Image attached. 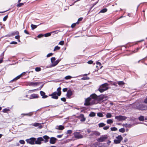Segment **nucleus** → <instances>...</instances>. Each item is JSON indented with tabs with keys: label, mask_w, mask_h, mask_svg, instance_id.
Returning a JSON list of instances; mask_svg holds the SVG:
<instances>
[{
	"label": "nucleus",
	"mask_w": 147,
	"mask_h": 147,
	"mask_svg": "<svg viewBox=\"0 0 147 147\" xmlns=\"http://www.w3.org/2000/svg\"><path fill=\"white\" fill-rule=\"evenodd\" d=\"M97 95L95 93L91 94L89 97L91 102V105L97 104L98 102L96 100Z\"/></svg>",
	"instance_id": "obj_1"
},
{
	"label": "nucleus",
	"mask_w": 147,
	"mask_h": 147,
	"mask_svg": "<svg viewBox=\"0 0 147 147\" xmlns=\"http://www.w3.org/2000/svg\"><path fill=\"white\" fill-rule=\"evenodd\" d=\"M36 140V138L32 137L29 139H26V141L28 143H29L31 145H33L35 144V141Z\"/></svg>",
	"instance_id": "obj_2"
},
{
	"label": "nucleus",
	"mask_w": 147,
	"mask_h": 147,
	"mask_svg": "<svg viewBox=\"0 0 147 147\" xmlns=\"http://www.w3.org/2000/svg\"><path fill=\"white\" fill-rule=\"evenodd\" d=\"M126 118L127 117H125L122 115L117 116L115 117V119L119 121L125 120Z\"/></svg>",
	"instance_id": "obj_3"
},
{
	"label": "nucleus",
	"mask_w": 147,
	"mask_h": 147,
	"mask_svg": "<svg viewBox=\"0 0 147 147\" xmlns=\"http://www.w3.org/2000/svg\"><path fill=\"white\" fill-rule=\"evenodd\" d=\"M74 137L76 139H80L83 138V136L79 132H75L73 133Z\"/></svg>",
	"instance_id": "obj_4"
},
{
	"label": "nucleus",
	"mask_w": 147,
	"mask_h": 147,
	"mask_svg": "<svg viewBox=\"0 0 147 147\" xmlns=\"http://www.w3.org/2000/svg\"><path fill=\"white\" fill-rule=\"evenodd\" d=\"M107 139V137L105 135L101 136L100 138L97 139V140L98 142H101L105 141Z\"/></svg>",
	"instance_id": "obj_5"
},
{
	"label": "nucleus",
	"mask_w": 147,
	"mask_h": 147,
	"mask_svg": "<svg viewBox=\"0 0 147 147\" xmlns=\"http://www.w3.org/2000/svg\"><path fill=\"white\" fill-rule=\"evenodd\" d=\"M90 102V98L88 97L85 99L84 105L86 106L92 105Z\"/></svg>",
	"instance_id": "obj_6"
},
{
	"label": "nucleus",
	"mask_w": 147,
	"mask_h": 147,
	"mask_svg": "<svg viewBox=\"0 0 147 147\" xmlns=\"http://www.w3.org/2000/svg\"><path fill=\"white\" fill-rule=\"evenodd\" d=\"M44 140L43 139L42 137L37 138V140H35V144H41V142Z\"/></svg>",
	"instance_id": "obj_7"
},
{
	"label": "nucleus",
	"mask_w": 147,
	"mask_h": 147,
	"mask_svg": "<svg viewBox=\"0 0 147 147\" xmlns=\"http://www.w3.org/2000/svg\"><path fill=\"white\" fill-rule=\"evenodd\" d=\"M57 92H55L49 95V96H51L52 98L54 99H57L58 98V96L57 95Z\"/></svg>",
	"instance_id": "obj_8"
},
{
	"label": "nucleus",
	"mask_w": 147,
	"mask_h": 147,
	"mask_svg": "<svg viewBox=\"0 0 147 147\" xmlns=\"http://www.w3.org/2000/svg\"><path fill=\"white\" fill-rule=\"evenodd\" d=\"M49 139L50 143L52 144H55L57 140V139L54 137H51Z\"/></svg>",
	"instance_id": "obj_9"
},
{
	"label": "nucleus",
	"mask_w": 147,
	"mask_h": 147,
	"mask_svg": "<svg viewBox=\"0 0 147 147\" xmlns=\"http://www.w3.org/2000/svg\"><path fill=\"white\" fill-rule=\"evenodd\" d=\"M72 94L73 93L72 90L71 89H69L67 92L66 96L68 98H70Z\"/></svg>",
	"instance_id": "obj_10"
},
{
	"label": "nucleus",
	"mask_w": 147,
	"mask_h": 147,
	"mask_svg": "<svg viewBox=\"0 0 147 147\" xmlns=\"http://www.w3.org/2000/svg\"><path fill=\"white\" fill-rule=\"evenodd\" d=\"M42 138L44 139V140L43 141L44 143H46L48 142L50 138L47 135H45L43 136Z\"/></svg>",
	"instance_id": "obj_11"
},
{
	"label": "nucleus",
	"mask_w": 147,
	"mask_h": 147,
	"mask_svg": "<svg viewBox=\"0 0 147 147\" xmlns=\"http://www.w3.org/2000/svg\"><path fill=\"white\" fill-rule=\"evenodd\" d=\"M138 109L139 110L142 111L146 110L147 109V107L146 105L142 104L140 105Z\"/></svg>",
	"instance_id": "obj_12"
},
{
	"label": "nucleus",
	"mask_w": 147,
	"mask_h": 147,
	"mask_svg": "<svg viewBox=\"0 0 147 147\" xmlns=\"http://www.w3.org/2000/svg\"><path fill=\"white\" fill-rule=\"evenodd\" d=\"M104 97L103 96L101 95L98 96L97 95L96 98V100L98 101H100L104 99Z\"/></svg>",
	"instance_id": "obj_13"
},
{
	"label": "nucleus",
	"mask_w": 147,
	"mask_h": 147,
	"mask_svg": "<svg viewBox=\"0 0 147 147\" xmlns=\"http://www.w3.org/2000/svg\"><path fill=\"white\" fill-rule=\"evenodd\" d=\"M79 117L81 119L80 121H81L84 122L86 120V118L84 117V115L83 114H81L79 116Z\"/></svg>",
	"instance_id": "obj_14"
},
{
	"label": "nucleus",
	"mask_w": 147,
	"mask_h": 147,
	"mask_svg": "<svg viewBox=\"0 0 147 147\" xmlns=\"http://www.w3.org/2000/svg\"><path fill=\"white\" fill-rule=\"evenodd\" d=\"M38 97V95L37 94H31L30 96V99L36 98Z\"/></svg>",
	"instance_id": "obj_15"
},
{
	"label": "nucleus",
	"mask_w": 147,
	"mask_h": 147,
	"mask_svg": "<svg viewBox=\"0 0 147 147\" xmlns=\"http://www.w3.org/2000/svg\"><path fill=\"white\" fill-rule=\"evenodd\" d=\"M40 94L41 96H42L43 98H46L48 97L47 96L45 95V93L42 91H40Z\"/></svg>",
	"instance_id": "obj_16"
},
{
	"label": "nucleus",
	"mask_w": 147,
	"mask_h": 147,
	"mask_svg": "<svg viewBox=\"0 0 147 147\" xmlns=\"http://www.w3.org/2000/svg\"><path fill=\"white\" fill-rule=\"evenodd\" d=\"M109 86V84L107 83H105L102 84L100 86V87L104 88H108L107 86Z\"/></svg>",
	"instance_id": "obj_17"
},
{
	"label": "nucleus",
	"mask_w": 147,
	"mask_h": 147,
	"mask_svg": "<svg viewBox=\"0 0 147 147\" xmlns=\"http://www.w3.org/2000/svg\"><path fill=\"white\" fill-rule=\"evenodd\" d=\"M33 114L32 112H30L28 113H22L21 114V115H22L23 117L24 116H31Z\"/></svg>",
	"instance_id": "obj_18"
},
{
	"label": "nucleus",
	"mask_w": 147,
	"mask_h": 147,
	"mask_svg": "<svg viewBox=\"0 0 147 147\" xmlns=\"http://www.w3.org/2000/svg\"><path fill=\"white\" fill-rule=\"evenodd\" d=\"M61 87H59L57 89V91L58 92H57V95L58 96H60L61 94Z\"/></svg>",
	"instance_id": "obj_19"
},
{
	"label": "nucleus",
	"mask_w": 147,
	"mask_h": 147,
	"mask_svg": "<svg viewBox=\"0 0 147 147\" xmlns=\"http://www.w3.org/2000/svg\"><path fill=\"white\" fill-rule=\"evenodd\" d=\"M108 89V88H104L100 87V88L98 89V90L100 92L102 93L105 91L107 90Z\"/></svg>",
	"instance_id": "obj_20"
},
{
	"label": "nucleus",
	"mask_w": 147,
	"mask_h": 147,
	"mask_svg": "<svg viewBox=\"0 0 147 147\" xmlns=\"http://www.w3.org/2000/svg\"><path fill=\"white\" fill-rule=\"evenodd\" d=\"M93 134L96 136H99L100 135V133L97 131H92Z\"/></svg>",
	"instance_id": "obj_21"
},
{
	"label": "nucleus",
	"mask_w": 147,
	"mask_h": 147,
	"mask_svg": "<svg viewBox=\"0 0 147 147\" xmlns=\"http://www.w3.org/2000/svg\"><path fill=\"white\" fill-rule=\"evenodd\" d=\"M95 116V113L93 112H91L89 115V116L90 117H94Z\"/></svg>",
	"instance_id": "obj_22"
},
{
	"label": "nucleus",
	"mask_w": 147,
	"mask_h": 147,
	"mask_svg": "<svg viewBox=\"0 0 147 147\" xmlns=\"http://www.w3.org/2000/svg\"><path fill=\"white\" fill-rule=\"evenodd\" d=\"M60 60L58 59L56 61H55L54 63H53V66H55L57 65L59 62L60 61Z\"/></svg>",
	"instance_id": "obj_23"
},
{
	"label": "nucleus",
	"mask_w": 147,
	"mask_h": 147,
	"mask_svg": "<svg viewBox=\"0 0 147 147\" xmlns=\"http://www.w3.org/2000/svg\"><path fill=\"white\" fill-rule=\"evenodd\" d=\"M55 31H53L52 32H50V33H47L45 34L44 35V36L46 37H48V36H50L51 35V34L52 33H54L55 32Z\"/></svg>",
	"instance_id": "obj_24"
},
{
	"label": "nucleus",
	"mask_w": 147,
	"mask_h": 147,
	"mask_svg": "<svg viewBox=\"0 0 147 147\" xmlns=\"http://www.w3.org/2000/svg\"><path fill=\"white\" fill-rule=\"evenodd\" d=\"M116 138L117 139V140H120V142L123 140V138L121 135H119L116 137Z\"/></svg>",
	"instance_id": "obj_25"
},
{
	"label": "nucleus",
	"mask_w": 147,
	"mask_h": 147,
	"mask_svg": "<svg viewBox=\"0 0 147 147\" xmlns=\"http://www.w3.org/2000/svg\"><path fill=\"white\" fill-rule=\"evenodd\" d=\"M117 84L119 86H123L124 85V83L123 81H119L117 82Z\"/></svg>",
	"instance_id": "obj_26"
},
{
	"label": "nucleus",
	"mask_w": 147,
	"mask_h": 147,
	"mask_svg": "<svg viewBox=\"0 0 147 147\" xmlns=\"http://www.w3.org/2000/svg\"><path fill=\"white\" fill-rule=\"evenodd\" d=\"M64 129V127L62 125H60L58 127V128H57V129L62 130Z\"/></svg>",
	"instance_id": "obj_27"
},
{
	"label": "nucleus",
	"mask_w": 147,
	"mask_h": 147,
	"mask_svg": "<svg viewBox=\"0 0 147 147\" xmlns=\"http://www.w3.org/2000/svg\"><path fill=\"white\" fill-rule=\"evenodd\" d=\"M113 122V120L111 119H108L107 121V123L109 124H112Z\"/></svg>",
	"instance_id": "obj_28"
},
{
	"label": "nucleus",
	"mask_w": 147,
	"mask_h": 147,
	"mask_svg": "<svg viewBox=\"0 0 147 147\" xmlns=\"http://www.w3.org/2000/svg\"><path fill=\"white\" fill-rule=\"evenodd\" d=\"M56 60V58L55 57H53L51 58V61L52 63V65H53V63H54Z\"/></svg>",
	"instance_id": "obj_29"
},
{
	"label": "nucleus",
	"mask_w": 147,
	"mask_h": 147,
	"mask_svg": "<svg viewBox=\"0 0 147 147\" xmlns=\"http://www.w3.org/2000/svg\"><path fill=\"white\" fill-rule=\"evenodd\" d=\"M106 117L107 118H111L112 117V115L110 113H107L106 115Z\"/></svg>",
	"instance_id": "obj_30"
},
{
	"label": "nucleus",
	"mask_w": 147,
	"mask_h": 147,
	"mask_svg": "<svg viewBox=\"0 0 147 147\" xmlns=\"http://www.w3.org/2000/svg\"><path fill=\"white\" fill-rule=\"evenodd\" d=\"M105 124L103 123H101L98 124L99 127H102L104 126Z\"/></svg>",
	"instance_id": "obj_31"
},
{
	"label": "nucleus",
	"mask_w": 147,
	"mask_h": 147,
	"mask_svg": "<svg viewBox=\"0 0 147 147\" xmlns=\"http://www.w3.org/2000/svg\"><path fill=\"white\" fill-rule=\"evenodd\" d=\"M138 119L140 121H143L144 119V117L143 116H140L139 117Z\"/></svg>",
	"instance_id": "obj_32"
},
{
	"label": "nucleus",
	"mask_w": 147,
	"mask_h": 147,
	"mask_svg": "<svg viewBox=\"0 0 147 147\" xmlns=\"http://www.w3.org/2000/svg\"><path fill=\"white\" fill-rule=\"evenodd\" d=\"M39 83H40L39 82H32L31 83V84L32 85L37 86V85L39 84Z\"/></svg>",
	"instance_id": "obj_33"
},
{
	"label": "nucleus",
	"mask_w": 147,
	"mask_h": 147,
	"mask_svg": "<svg viewBox=\"0 0 147 147\" xmlns=\"http://www.w3.org/2000/svg\"><path fill=\"white\" fill-rule=\"evenodd\" d=\"M10 111V109H9L5 108L3 110V112L4 113H7L8 111Z\"/></svg>",
	"instance_id": "obj_34"
},
{
	"label": "nucleus",
	"mask_w": 147,
	"mask_h": 147,
	"mask_svg": "<svg viewBox=\"0 0 147 147\" xmlns=\"http://www.w3.org/2000/svg\"><path fill=\"white\" fill-rule=\"evenodd\" d=\"M107 8H104L100 10V12L105 13L107 11Z\"/></svg>",
	"instance_id": "obj_35"
},
{
	"label": "nucleus",
	"mask_w": 147,
	"mask_h": 147,
	"mask_svg": "<svg viewBox=\"0 0 147 147\" xmlns=\"http://www.w3.org/2000/svg\"><path fill=\"white\" fill-rule=\"evenodd\" d=\"M60 49V47H58V46H56L53 50L54 51H55L57 50H59Z\"/></svg>",
	"instance_id": "obj_36"
},
{
	"label": "nucleus",
	"mask_w": 147,
	"mask_h": 147,
	"mask_svg": "<svg viewBox=\"0 0 147 147\" xmlns=\"http://www.w3.org/2000/svg\"><path fill=\"white\" fill-rule=\"evenodd\" d=\"M121 142L120 140H114V142L115 144H118L120 143Z\"/></svg>",
	"instance_id": "obj_37"
},
{
	"label": "nucleus",
	"mask_w": 147,
	"mask_h": 147,
	"mask_svg": "<svg viewBox=\"0 0 147 147\" xmlns=\"http://www.w3.org/2000/svg\"><path fill=\"white\" fill-rule=\"evenodd\" d=\"M31 26L32 30H34V29L36 28L37 27V26L32 24L31 25Z\"/></svg>",
	"instance_id": "obj_38"
},
{
	"label": "nucleus",
	"mask_w": 147,
	"mask_h": 147,
	"mask_svg": "<svg viewBox=\"0 0 147 147\" xmlns=\"http://www.w3.org/2000/svg\"><path fill=\"white\" fill-rule=\"evenodd\" d=\"M119 132L121 133H124L125 131V129L124 128H121L119 130Z\"/></svg>",
	"instance_id": "obj_39"
},
{
	"label": "nucleus",
	"mask_w": 147,
	"mask_h": 147,
	"mask_svg": "<svg viewBox=\"0 0 147 147\" xmlns=\"http://www.w3.org/2000/svg\"><path fill=\"white\" fill-rule=\"evenodd\" d=\"M97 116L99 117H102L103 115L102 113L99 112L97 113Z\"/></svg>",
	"instance_id": "obj_40"
},
{
	"label": "nucleus",
	"mask_w": 147,
	"mask_h": 147,
	"mask_svg": "<svg viewBox=\"0 0 147 147\" xmlns=\"http://www.w3.org/2000/svg\"><path fill=\"white\" fill-rule=\"evenodd\" d=\"M35 71L37 72H38L41 70V69L40 67H36L35 69Z\"/></svg>",
	"instance_id": "obj_41"
},
{
	"label": "nucleus",
	"mask_w": 147,
	"mask_h": 147,
	"mask_svg": "<svg viewBox=\"0 0 147 147\" xmlns=\"http://www.w3.org/2000/svg\"><path fill=\"white\" fill-rule=\"evenodd\" d=\"M24 5V3H19L17 5V7H21L22 6Z\"/></svg>",
	"instance_id": "obj_42"
},
{
	"label": "nucleus",
	"mask_w": 147,
	"mask_h": 147,
	"mask_svg": "<svg viewBox=\"0 0 147 147\" xmlns=\"http://www.w3.org/2000/svg\"><path fill=\"white\" fill-rule=\"evenodd\" d=\"M108 82H110V83H111V84L113 85H114V86H117V85H116V83L115 82H114V83H112V81H108Z\"/></svg>",
	"instance_id": "obj_43"
},
{
	"label": "nucleus",
	"mask_w": 147,
	"mask_h": 147,
	"mask_svg": "<svg viewBox=\"0 0 147 147\" xmlns=\"http://www.w3.org/2000/svg\"><path fill=\"white\" fill-rule=\"evenodd\" d=\"M111 129L112 131H116L117 130V128L115 127L111 128Z\"/></svg>",
	"instance_id": "obj_44"
},
{
	"label": "nucleus",
	"mask_w": 147,
	"mask_h": 147,
	"mask_svg": "<svg viewBox=\"0 0 147 147\" xmlns=\"http://www.w3.org/2000/svg\"><path fill=\"white\" fill-rule=\"evenodd\" d=\"M1 56L2 57V58L0 60V63H1L3 62V55H4V53H3L1 55Z\"/></svg>",
	"instance_id": "obj_45"
},
{
	"label": "nucleus",
	"mask_w": 147,
	"mask_h": 147,
	"mask_svg": "<svg viewBox=\"0 0 147 147\" xmlns=\"http://www.w3.org/2000/svg\"><path fill=\"white\" fill-rule=\"evenodd\" d=\"M72 78V77L71 76H66L65 78V79L66 80H68L70 79L71 78Z\"/></svg>",
	"instance_id": "obj_46"
},
{
	"label": "nucleus",
	"mask_w": 147,
	"mask_h": 147,
	"mask_svg": "<svg viewBox=\"0 0 147 147\" xmlns=\"http://www.w3.org/2000/svg\"><path fill=\"white\" fill-rule=\"evenodd\" d=\"M83 19V18H79L77 22V24H79V22L82 21Z\"/></svg>",
	"instance_id": "obj_47"
},
{
	"label": "nucleus",
	"mask_w": 147,
	"mask_h": 147,
	"mask_svg": "<svg viewBox=\"0 0 147 147\" xmlns=\"http://www.w3.org/2000/svg\"><path fill=\"white\" fill-rule=\"evenodd\" d=\"M19 142L21 144H24L25 142L23 140H20L19 141Z\"/></svg>",
	"instance_id": "obj_48"
},
{
	"label": "nucleus",
	"mask_w": 147,
	"mask_h": 147,
	"mask_svg": "<svg viewBox=\"0 0 147 147\" xmlns=\"http://www.w3.org/2000/svg\"><path fill=\"white\" fill-rule=\"evenodd\" d=\"M77 24V22L76 23H73V24L71 25V27L72 28H74V27H75V26H76V24Z\"/></svg>",
	"instance_id": "obj_49"
},
{
	"label": "nucleus",
	"mask_w": 147,
	"mask_h": 147,
	"mask_svg": "<svg viewBox=\"0 0 147 147\" xmlns=\"http://www.w3.org/2000/svg\"><path fill=\"white\" fill-rule=\"evenodd\" d=\"M39 123H34L33 125L35 127H37L39 126Z\"/></svg>",
	"instance_id": "obj_50"
},
{
	"label": "nucleus",
	"mask_w": 147,
	"mask_h": 147,
	"mask_svg": "<svg viewBox=\"0 0 147 147\" xmlns=\"http://www.w3.org/2000/svg\"><path fill=\"white\" fill-rule=\"evenodd\" d=\"M59 44L60 45H63L64 44V41L63 40L59 42Z\"/></svg>",
	"instance_id": "obj_51"
},
{
	"label": "nucleus",
	"mask_w": 147,
	"mask_h": 147,
	"mask_svg": "<svg viewBox=\"0 0 147 147\" xmlns=\"http://www.w3.org/2000/svg\"><path fill=\"white\" fill-rule=\"evenodd\" d=\"M8 17V15L5 16L3 18V21H5L7 20V18Z\"/></svg>",
	"instance_id": "obj_52"
},
{
	"label": "nucleus",
	"mask_w": 147,
	"mask_h": 147,
	"mask_svg": "<svg viewBox=\"0 0 147 147\" xmlns=\"http://www.w3.org/2000/svg\"><path fill=\"white\" fill-rule=\"evenodd\" d=\"M93 61L90 60L88 61L87 63L89 64H92L93 63Z\"/></svg>",
	"instance_id": "obj_53"
},
{
	"label": "nucleus",
	"mask_w": 147,
	"mask_h": 147,
	"mask_svg": "<svg viewBox=\"0 0 147 147\" xmlns=\"http://www.w3.org/2000/svg\"><path fill=\"white\" fill-rule=\"evenodd\" d=\"M72 132V131L71 130H68L67 131V134H71Z\"/></svg>",
	"instance_id": "obj_54"
},
{
	"label": "nucleus",
	"mask_w": 147,
	"mask_h": 147,
	"mask_svg": "<svg viewBox=\"0 0 147 147\" xmlns=\"http://www.w3.org/2000/svg\"><path fill=\"white\" fill-rule=\"evenodd\" d=\"M53 54L52 53H49L47 55V57H50V56H52L53 55Z\"/></svg>",
	"instance_id": "obj_55"
},
{
	"label": "nucleus",
	"mask_w": 147,
	"mask_h": 147,
	"mask_svg": "<svg viewBox=\"0 0 147 147\" xmlns=\"http://www.w3.org/2000/svg\"><path fill=\"white\" fill-rule=\"evenodd\" d=\"M43 36H44V35H43L42 34H40L37 37L38 38H40L42 37Z\"/></svg>",
	"instance_id": "obj_56"
},
{
	"label": "nucleus",
	"mask_w": 147,
	"mask_h": 147,
	"mask_svg": "<svg viewBox=\"0 0 147 147\" xmlns=\"http://www.w3.org/2000/svg\"><path fill=\"white\" fill-rule=\"evenodd\" d=\"M17 44V42L16 41H12L10 42V44Z\"/></svg>",
	"instance_id": "obj_57"
},
{
	"label": "nucleus",
	"mask_w": 147,
	"mask_h": 147,
	"mask_svg": "<svg viewBox=\"0 0 147 147\" xmlns=\"http://www.w3.org/2000/svg\"><path fill=\"white\" fill-rule=\"evenodd\" d=\"M109 126H107L104 127L103 129L105 130H107L109 128Z\"/></svg>",
	"instance_id": "obj_58"
},
{
	"label": "nucleus",
	"mask_w": 147,
	"mask_h": 147,
	"mask_svg": "<svg viewBox=\"0 0 147 147\" xmlns=\"http://www.w3.org/2000/svg\"><path fill=\"white\" fill-rule=\"evenodd\" d=\"M96 64L97 65L99 66V67H100V66H101V63L98 61L96 63Z\"/></svg>",
	"instance_id": "obj_59"
},
{
	"label": "nucleus",
	"mask_w": 147,
	"mask_h": 147,
	"mask_svg": "<svg viewBox=\"0 0 147 147\" xmlns=\"http://www.w3.org/2000/svg\"><path fill=\"white\" fill-rule=\"evenodd\" d=\"M61 100L63 102H65L66 101V99L64 97L61 98Z\"/></svg>",
	"instance_id": "obj_60"
},
{
	"label": "nucleus",
	"mask_w": 147,
	"mask_h": 147,
	"mask_svg": "<svg viewBox=\"0 0 147 147\" xmlns=\"http://www.w3.org/2000/svg\"><path fill=\"white\" fill-rule=\"evenodd\" d=\"M67 88H65L63 89V91L65 92L67 91Z\"/></svg>",
	"instance_id": "obj_61"
},
{
	"label": "nucleus",
	"mask_w": 147,
	"mask_h": 147,
	"mask_svg": "<svg viewBox=\"0 0 147 147\" xmlns=\"http://www.w3.org/2000/svg\"><path fill=\"white\" fill-rule=\"evenodd\" d=\"M15 38L17 39H20V36L19 35H17L15 36Z\"/></svg>",
	"instance_id": "obj_62"
},
{
	"label": "nucleus",
	"mask_w": 147,
	"mask_h": 147,
	"mask_svg": "<svg viewBox=\"0 0 147 147\" xmlns=\"http://www.w3.org/2000/svg\"><path fill=\"white\" fill-rule=\"evenodd\" d=\"M24 32L27 34H29V32L26 30H24Z\"/></svg>",
	"instance_id": "obj_63"
},
{
	"label": "nucleus",
	"mask_w": 147,
	"mask_h": 147,
	"mask_svg": "<svg viewBox=\"0 0 147 147\" xmlns=\"http://www.w3.org/2000/svg\"><path fill=\"white\" fill-rule=\"evenodd\" d=\"M21 77H22L21 75V74H20V75L17 76L16 77V78H17V79L18 80V79H20Z\"/></svg>",
	"instance_id": "obj_64"
}]
</instances>
